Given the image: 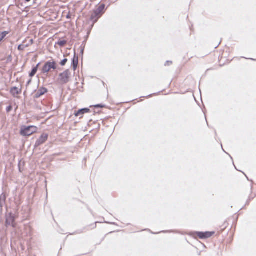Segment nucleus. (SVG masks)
<instances>
[{"mask_svg":"<svg viewBox=\"0 0 256 256\" xmlns=\"http://www.w3.org/2000/svg\"><path fill=\"white\" fill-rule=\"evenodd\" d=\"M66 44V42L65 41H60V42H58V44L60 46H64V44Z\"/></svg>","mask_w":256,"mask_h":256,"instance_id":"dca6fc26","label":"nucleus"},{"mask_svg":"<svg viewBox=\"0 0 256 256\" xmlns=\"http://www.w3.org/2000/svg\"><path fill=\"white\" fill-rule=\"evenodd\" d=\"M10 110V108H8V110Z\"/></svg>","mask_w":256,"mask_h":256,"instance_id":"412c9836","label":"nucleus"},{"mask_svg":"<svg viewBox=\"0 0 256 256\" xmlns=\"http://www.w3.org/2000/svg\"><path fill=\"white\" fill-rule=\"evenodd\" d=\"M26 0L28 2V1H30V0Z\"/></svg>","mask_w":256,"mask_h":256,"instance_id":"4be33fe9","label":"nucleus"},{"mask_svg":"<svg viewBox=\"0 0 256 256\" xmlns=\"http://www.w3.org/2000/svg\"><path fill=\"white\" fill-rule=\"evenodd\" d=\"M20 92V90L17 88H13L11 89V93L14 96H16Z\"/></svg>","mask_w":256,"mask_h":256,"instance_id":"6e6552de","label":"nucleus"},{"mask_svg":"<svg viewBox=\"0 0 256 256\" xmlns=\"http://www.w3.org/2000/svg\"><path fill=\"white\" fill-rule=\"evenodd\" d=\"M70 72L68 70H66L60 74V80L63 82H66L70 78Z\"/></svg>","mask_w":256,"mask_h":256,"instance_id":"7ed1b4c3","label":"nucleus"},{"mask_svg":"<svg viewBox=\"0 0 256 256\" xmlns=\"http://www.w3.org/2000/svg\"><path fill=\"white\" fill-rule=\"evenodd\" d=\"M90 112V110L88 108L82 109V110H78L77 112H76L75 114V116H81V117H82V115L84 113H87V112Z\"/></svg>","mask_w":256,"mask_h":256,"instance_id":"0eeeda50","label":"nucleus"},{"mask_svg":"<svg viewBox=\"0 0 256 256\" xmlns=\"http://www.w3.org/2000/svg\"><path fill=\"white\" fill-rule=\"evenodd\" d=\"M77 64H78V62H76L74 60H73V66H74V70L77 67Z\"/></svg>","mask_w":256,"mask_h":256,"instance_id":"2eb2a0df","label":"nucleus"},{"mask_svg":"<svg viewBox=\"0 0 256 256\" xmlns=\"http://www.w3.org/2000/svg\"><path fill=\"white\" fill-rule=\"evenodd\" d=\"M67 61H68V60H67V59H66V58H65V59H64V60H63L61 62H60L61 65H62V66H64V65L66 64V63Z\"/></svg>","mask_w":256,"mask_h":256,"instance_id":"ddd939ff","label":"nucleus"},{"mask_svg":"<svg viewBox=\"0 0 256 256\" xmlns=\"http://www.w3.org/2000/svg\"><path fill=\"white\" fill-rule=\"evenodd\" d=\"M43 90H44V92H42V94H44V92H46V91L45 89H44Z\"/></svg>","mask_w":256,"mask_h":256,"instance_id":"a211bd4d","label":"nucleus"},{"mask_svg":"<svg viewBox=\"0 0 256 256\" xmlns=\"http://www.w3.org/2000/svg\"><path fill=\"white\" fill-rule=\"evenodd\" d=\"M104 5H102L100 6L99 8H98V10L99 12H101L102 10L104 9Z\"/></svg>","mask_w":256,"mask_h":256,"instance_id":"f3484780","label":"nucleus"},{"mask_svg":"<svg viewBox=\"0 0 256 256\" xmlns=\"http://www.w3.org/2000/svg\"><path fill=\"white\" fill-rule=\"evenodd\" d=\"M14 217L12 214H10L7 216L6 219V224L7 225L14 226Z\"/></svg>","mask_w":256,"mask_h":256,"instance_id":"423d86ee","label":"nucleus"},{"mask_svg":"<svg viewBox=\"0 0 256 256\" xmlns=\"http://www.w3.org/2000/svg\"><path fill=\"white\" fill-rule=\"evenodd\" d=\"M5 198H6V197L4 194H2L0 196V207H2L3 204L4 202Z\"/></svg>","mask_w":256,"mask_h":256,"instance_id":"9b49d317","label":"nucleus"},{"mask_svg":"<svg viewBox=\"0 0 256 256\" xmlns=\"http://www.w3.org/2000/svg\"><path fill=\"white\" fill-rule=\"evenodd\" d=\"M24 164V161H20L18 163V167L20 172L22 171V166Z\"/></svg>","mask_w":256,"mask_h":256,"instance_id":"f8f14e48","label":"nucleus"},{"mask_svg":"<svg viewBox=\"0 0 256 256\" xmlns=\"http://www.w3.org/2000/svg\"><path fill=\"white\" fill-rule=\"evenodd\" d=\"M196 235L201 239L206 238L210 237L213 234L214 232H196Z\"/></svg>","mask_w":256,"mask_h":256,"instance_id":"20e7f679","label":"nucleus"},{"mask_svg":"<svg viewBox=\"0 0 256 256\" xmlns=\"http://www.w3.org/2000/svg\"><path fill=\"white\" fill-rule=\"evenodd\" d=\"M26 46H24V45H20L18 47V50H23Z\"/></svg>","mask_w":256,"mask_h":256,"instance_id":"4468645a","label":"nucleus"},{"mask_svg":"<svg viewBox=\"0 0 256 256\" xmlns=\"http://www.w3.org/2000/svg\"><path fill=\"white\" fill-rule=\"evenodd\" d=\"M56 68V64L54 62H48L46 63L43 68L42 72L44 73L48 72L51 69L55 70Z\"/></svg>","mask_w":256,"mask_h":256,"instance_id":"f03ea898","label":"nucleus"},{"mask_svg":"<svg viewBox=\"0 0 256 256\" xmlns=\"http://www.w3.org/2000/svg\"><path fill=\"white\" fill-rule=\"evenodd\" d=\"M96 106V107H100V106L99 105H97Z\"/></svg>","mask_w":256,"mask_h":256,"instance_id":"aec40b11","label":"nucleus"},{"mask_svg":"<svg viewBox=\"0 0 256 256\" xmlns=\"http://www.w3.org/2000/svg\"><path fill=\"white\" fill-rule=\"evenodd\" d=\"M38 128L35 126H22L20 128V134L24 136H29L32 134L36 133Z\"/></svg>","mask_w":256,"mask_h":256,"instance_id":"f257e3e1","label":"nucleus"},{"mask_svg":"<svg viewBox=\"0 0 256 256\" xmlns=\"http://www.w3.org/2000/svg\"><path fill=\"white\" fill-rule=\"evenodd\" d=\"M48 135L46 134H44L41 135L40 138L37 140L36 144L39 146L44 143L47 140Z\"/></svg>","mask_w":256,"mask_h":256,"instance_id":"39448f33","label":"nucleus"},{"mask_svg":"<svg viewBox=\"0 0 256 256\" xmlns=\"http://www.w3.org/2000/svg\"><path fill=\"white\" fill-rule=\"evenodd\" d=\"M38 66H39V64H38L35 68H34L32 69V71L31 72L30 74V76L32 77L36 74V72L38 71Z\"/></svg>","mask_w":256,"mask_h":256,"instance_id":"9d476101","label":"nucleus"},{"mask_svg":"<svg viewBox=\"0 0 256 256\" xmlns=\"http://www.w3.org/2000/svg\"><path fill=\"white\" fill-rule=\"evenodd\" d=\"M30 42H31L32 44V43H33V40H30Z\"/></svg>","mask_w":256,"mask_h":256,"instance_id":"6ab92c4d","label":"nucleus"},{"mask_svg":"<svg viewBox=\"0 0 256 256\" xmlns=\"http://www.w3.org/2000/svg\"><path fill=\"white\" fill-rule=\"evenodd\" d=\"M8 34V32L6 31L0 32V42Z\"/></svg>","mask_w":256,"mask_h":256,"instance_id":"1a4fd4ad","label":"nucleus"}]
</instances>
